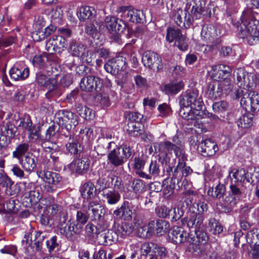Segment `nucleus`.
I'll return each mask as SVG.
<instances>
[{
  "instance_id": "nucleus-9",
  "label": "nucleus",
  "mask_w": 259,
  "mask_h": 259,
  "mask_svg": "<svg viewBox=\"0 0 259 259\" xmlns=\"http://www.w3.org/2000/svg\"><path fill=\"white\" fill-rule=\"evenodd\" d=\"M142 62L145 67L154 71H158L163 68L162 59L157 53L151 51H145L142 56Z\"/></svg>"
},
{
  "instance_id": "nucleus-17",
  "label": "nucleus",
  "mask_w": 259,
  "mask_h": 259,
  "mask_svg": "<svg viewBox=\"0 0 259 259\" xmlns=\"http://www.w3.org/2000/svg\"><path fill=\"white\" fill-rule=\"evenodd\" d=\"M229 176L231 181L237 184H240L241 185L245 182L253 183L254 181L253 178V175L249 176V174L242 168L232 169L229 172Z\"/></svg>"
},
{
  "instance_id": "nucleus-27",
  "label": "nucleus",
  "mask_w": 259,
  "mask_h": 259,
  "mask_svg": "<svg viewBox=\"0 0 259 259\" xmlns=\"http://www.w3.org/2000/svg\"><path fill=\"white\" fill-rule=\"evenodd\" d=\"M71 166H73L76 172L78 174L86 173L89 169L90 160L87 157H81L74 160L71 163Z\"/></svg>"
},
{
  "instance_id": "nucleus-4",
  "label": "nucleus",
  "mask_w": 259,
  "mask_h": 259,
  "mask_svg": "<svg viewBox=\"0 0 259 259\" xmlns=\"http://www.w3.org/2000/svg\"><path fill=\"white\" fill-rule=\"evenodd\" d=\"M198 91L195 89L187 90L179 97L180 112L183 113H206L205 107L200 98H198Z\"/></svg>"
},
{
  "instance_id": "nucleus-11",
  "label": "nucleus",
  "mask_w": 259,
  "mask_h": 259,
  "mask_svg": "<svg viewBox=\"0 0 259 259\" xmlns=\"http://www.w3.org/2000/svg\"><path fill=\"white\" fill-rule=\"evenodd\" d=\"M169 240L175 244H184L186 246L188 242L193 241L192 235L178 226H174L168 232Z\"/></svg>"
},
{
  "instance_id": "nucleus-24",
  "label": "nucleus",
  "mask_w": 259,
  "mask_h": 259,
  "mask_svg": "<svg viewBox=\"0 0 259 259\" xmlns=\"http://www.w3.org/2000/svg\"><path fill=\"white\" fill-rule=\"evenodd\" d=\"M203 217L201 215L193 214L189 218H184L182 219V224L183 226H187L189 228L200 230L203 227Z\"/></svg>"
},
{
  "instance_id": "nucleus-63",
  "label": "nucleus",
  "mask_w": 259,
  "mask_h": 259,
  "mask_svg": "<svg viewBox=\"0 0 259 259\" xmlns=\"http://www.w3.org/2000/svg\"><path fill=\"white\" fill-rule=\"evenodd\" d=\"M156 244L153 242H145L141 246V255L142 256H146L152 250L154 251Z\"/></svg>"
},
{
  "instance_id": "nucleus-5",
  "label": "nucleus",
  "mask_w": 259,
  "mask_h": 259,
  "mask_svg": "<svg viewBox=\"0 0 259 259\" xmlns=\"http://www.w3.org/2000/svg\"><path fill=\"white\" fill-rule=\"evenodd\" d=\"M80 88L85 92H96V99L99 101L101 105L108 107L110 105V100L108 94L102 91L103 83L101 78L94 75H89L83 77L79 83Z\"/></svg>"
},
{
  "instance_id": "nucleus-45",
  "label": "nucleus",
  "mask_w": 259,
  "mask_h": 259,
  "mask_svg": "<svg viewBox=\"0 0 259 259\" xmlns=\"http://www.w3.org/2000/svg\"><path fill=\"white\" fill-rule=\"evenodd\" d=\"M67 150L73 154H77L82 150L80 144L76 139H69L67 143L66 144Z\"/></svg>"
},
{
  "instance_id": "nucleus-26",
  "label": "nucleus",
  "mask_w": 259,
  "mask_h": 259,
  "mask_svg": "<svg viewBox=\"0 0 259 259\" xmlns=\"http://www.w3.org/2000/svg\"><path fill=\"white\" fill-rule=\"evenodd\" d=\"M96 11L95 8L90 6H83L79 8L77 12V16L80 21L89 20V21H95Z\"/></svg>"
},
{
  "instance_id": "nucleus-64",
  "label": "nucleus",
  "mask_w": 259,
  "mask_h": 259,
  "mask_svg": "<svg viewBox=\"0 0 259 259\" xmlns=\"http://www.w3.org/2000/svg\"><path fill=\"white\" fill-rule=\"evenodd\" d=\"M172 209L166 207L165 205H161L158 206L155 209V211L157 215L159 218H166L170 215V212Z\"/></svg>"
},
{
  "instance_id": "nucleus-23",
  "label": "nucleus",
  "mask_w": 259,
  "mask_h": 259,
  "mask_svg": "<svg viewBox=\"0 0 259 259\" xmlns=\"http://www.w3.org/2000/svg\"><path fill=\"white\" fill-rule=\"evenodd\" d=\"M197 149L202 156L207 157L214 155L219 148L216 143L208 139L199 144Z\"/></svg>"
},
{
  "instance_id": "nucleus-46",
  "label": "nucleus",
  "mask_w": 259,
  "mask_h": 259,
  "mask_svg": "<svg viewBox=\"0 0 259 259\" xmlns=\"http://www.w3.org/2000/svg\"><path fill=\"white\" fill-rule=\"evenodd\" d=\"M192 240L193 241L188 242V245L186 246L192 245L193 252L196 255H200L204 252L206 250V244L200 242H197L193 236H192Z\"/></svg>"
},
{
  "instance_id": "nucleus-1",
  "label": "nucleus",
  "mask_w": 259,
  "mask_h": 259,
  "mask_svg": "<svg viewBox=\"0 0 259 259\" xmlns=\"http://www.w3.org/2000/svg\"><path fill=\"white\" fill-rule=\"evenodd\" d=\"M236 78L238 88L232 93L231 98L237 100L240 99V105L245 113L259 109V95L248 87V73L243 69H238Z\"/></svg>"
},
{
  "instance_id": "nucleus-37",
  "label": "nucleus",
  "mask_w": 259,
  "mask_h": 259,
  "mask_svg": "<svg viewBox=\"0 0 259 259\" xmlns=\"http://www.w3.org/2000/svg\"><path fill=\"white\" fill-rule=\"evenodd\" d=\"M19 201L14 199H10L3 204L1 211L5 213H17L19 209Z\"/></svg>"
},
{
  "instance_id": "nucleus-34",
  "label": "nucleus",
  "mask_w": 259,
  "mask_h": 259,
  "mask_svg": "<svg viewBox=\"0 0 259 259\" xmlns=\"http://www.w3.org/2000/svg\"><path fill=\"white\" fill-rule=\"evenodd\" d=\"M108 159L115 167L122 165L125 162L121 155L120 148L112 150L108 155Z\"/></svg>"
},
{
  "instance_id": "nucleus-42",
  "label": "nucleus",
  "mask_w": 259,
  "mask_h": 259,
  "mask_svg": "<svg viewBox=\"0 0 259 259\" xmlns=\"http://www.w3.org/2000/svg\"><path fill=\"white\" fill-rule=\"evenodd\" d=\"M24 195L25 198L29 199L31 203L35 204L41 199L43 194L41 193L40 188L36 187L33 190L30 191L28 192H25Z\"/></svg>"
},
{
  "instance_id": "nucleus-22",
  "label": "nucleus",
  "mask_w": 259,
  "mask_h": 259,
  "mask_svg": "<svg viewBox=\"0 0 259 259\" xmlns=\"http://www.w3.org/2000/svg\"><path fill=\"white\" fill-rule=\"evenodd\" d=\"M84 210L85 211H91L92 220H99L101 221L104 215V208L97 199H93L89 202L88 207L83 206Z\"/></svg>"
},
{
  "instance_id": "nucleus-38",
  "label": "nucleus",
  "mask_w": 259,
  "mask_h": 259,
  "mask_svg": "<svg viewBox=\"0 0 259 259\" xmlns=\"http://www.w3.org/2000/svg\"><path fill=\"white\" fill-rule=\"evenodd\" d=\"M23 168L27 171L31 172L36 166V161L34 156L27 155L24 159L19 160Z\"/></svg>"
},
{
  "instance_id": "nucleus-36",
  "label": "nucleus",
  "mask_w": 259,
  "mask_h": 259,
  "mask_svg": "<svg viewBox=\"0 0 259 259\" xmlns=\"http://www.w3.org/2000/svg\"><path fill=\"white\" fill-rule=\"evenodd\" d=\"M102 196L104 201L111 205L117 203L120 199V194L115 190H104Z\"/></svg>"
},
{
  "instance_id": "nucleus-52",
  "label": "nucleus",
  "mask_w": 259,
  "mask_h": 259,
  "mask_svg": "<svg viewBox=\"0 0 259 259\" xmlns=\"http://www.w3.org/2000/svg\"><path fill=\"white\" fill-rule=\"evenodd\" d=\"M29 146L27 143H24L19 144L13 152V157L20 160L22 156L28 150Z\"/></svg>"
},
{
  "instance_id": "nucleus-3",
  "label": "nucleus",
  "mask_w": 259,
  "mask_h": 259,
  "mask_svg": "<svg viewBox=\"0 0 259 259\" xmlns=\"http://www.w3.org/2000/svg\"><path fill=\"white\" fill-rule=\"evenodd\" d=\"M205 6V0H192L188 3L185 10L179 9L172 15V19L180 28L189 27L194 19L201 18Z\"/></svg>"
},
{
  "instance_id": "nucleus-57",
  "label": "nucleus",
  "mask_w": 259,
  "mask_h": 259,
  "mask_svg": "<svg viewBox=\"0 0 259 259\" xmlns=\"http://www.w3.org/2000/svg\"><path fill=\"white\" fill-rule=\"evenodd\" d=\"M94 21L87 23L85 26V30L86 33L90 35L94 39H98L99 38L100 33L98 31L94 24Z\"/></svg>"
},
{
  "instance_id": "nucleus-53",
  "label": "nucleus",
  "mask_w": 259,
  "mask_h": 259,
  "mask_svg": "<svg viewBox=\"0 0 259 259\" xmlns=\"http://www.w3.org/2000/svg\"><path fill=\"white\" fill-rule=\"evenodd\" d=\"M13 184L14 182L6 174L0 172V185L7 188L6 192L7 194L12 195L9 189H11V187Z\"/></svg>"
},
{
  "instance_id": "nucleus-39",
  "label": "nucleus",
  "mask_w": 259,
  "mask_h": 259,
  "mask_svg": "<svg viewBox=\"0 0 259 259\" xmlns=\"http://www.w3.org/2000/svg\"><path fill=\"white\" fill-rule=\"evenodd\" d=\"M170 177V180L169 181L165 180L163 182V194L166 198H168L172 195L176 187V184L177 183L176 180H173L172 177Z\"/></svg>"
},
{
  "instance_id": "nucleus-18",
  "label": "nucleus",
  "mask_w": 259,
  "mask_h": 259,
  "mask_svg": "<svg viewBox=\"0 0 259 259\" xmlns=\"http://www.w3.org/2000/svg\"><path fill=\"white\" fill-rule=\"evenodd\" d=\"M135 214L134 206L128 201H124L120 207L113 211L114 219L130 221Z\"/></svg>"
},
{
  "instance_id": "nucleus-51",
  "label": "nucleus",
  "mask_w": 259,
  "mask_h": 259,
  "mask_svg": "<svg viewBox=\"0 0 259 259\" xmlns=\"http://www.w3.org/2000/svg\"><path fill=\"white\" fill-rule=\"evenodd\" d=\"M214 189L213 191L212 188L209 189L207 192L208 195L213 198H220L224 196L226 192L225 186L220 183L215 186Z\"/></svg>"
},
{
  "instance_id": "nucleus-62",
  "label": "nucleus",
  "mask_w": 259,
  "mask_h": 259,
  "mask_svg": "<svg viewBox=\"0 0 259 259\" xmlns=\"http://www.w3.org/2000/svg\"><path fill=\"white\" fill-rule=\"evenodd\" d=\"M146 160V157L144 155L136 156L134 160V168L137 170H140L143 168L145 165Z\"/></svg>"
},
{
  "instance_id": "nucleus-8",
  "label": "nucleus",
  "mask_w": 259,
  "mask_h": 259,
  "mask_svg": "<svg viewBox=\"0 0 259 259\" xmlns=\"http://www.w3.org/2000/svg\"><path fill=\"white\" fill-rule=\"evenodd\" d=\"M37 175L45 182L44 191L47 193L55 192L57 185L62 180V177L59 174L48 170L40 169L37 171Z\"/></svg>"
},
{
  "instance_id": "nucleus-55",
  "label": "nucleus",
  "mask_w": 259,
  "mask_h": 259,
  "mask_svg": "<svg viewBox=\"0 0 259 259\" xmlns=\"http://www.w3.org/2000/svg\"><path fill=\"white\" fill-rule=\"evenodd\" d=\"M89 219V216L84 212L81 210H77L76 215V220L72 221L75 224L78 225L82 231L83 226L85 225Z\"/></svg>"
},
{
  "instance_id": "nucleus-32",
  "label": "nucleus",
  "mask_w": 259,
  "mask_h": 259,
  "mask_svg": "<svg viewBox=\"0 0 259 259\" xmlns=\"http://www.w3.org/2000/svg\"><path fill=\"white\" fill-rule=\"evenodd\" d=\"M211 28H212L211 25L203 26L201 32V37L206 42L217 45L214 33H213V31Z\"/></svg>"
},
{
  "instance_id": "nucleus-29",
  "label": "nucleus",
  "mask_w": 259,
  "mask_h": 259,
  "mask_svg": "<svg viewBox=\"0 0 259 259\" xmlns=\"http://www.w3.org/2000/svg\"><path fill=\"white\" fill-rule=\"evenodd\" d=\"M184 83L182 81H173L164 84L162 91L167 95H173L178 94L183 88Z\"/></svg>"
},
{
  "instance_id": "nucleus-20",
  "label": "nucleus",
  "mask_w": 259,
  "mask_h": 259,
  "mask_svg": "<svg viewBox=\"0 0 259 259\" xmlns=\"http://www.w3.org/2000/svg\"><path fill=\"white\" fill-rule=\"evenodd\" d=\"M125 64V59L122 56H118L106 63L104 69L107 72L116 75L120 70L124 69Z\"/></svg>"
},
{
  "instance_id": "nucleus-25",
  "label": "nucleus",
  "mask_w": 259,
  "mask_h": 259,
  "mask_svg": "<svg viewBox=\"0 0 259 259\" xmlns=\"http://www.w3.org/2000/svg\"><path fill=\"white\" fill-rule=\"evenodd\" d=\"M150 222L153 233L155 232L158 236L164 234L169 230L170 224L166 221L157 220L156 221L152 220Z\"/></svg>"
},
{
  "instance_id": "nucleus-60",
  "label": "nucleus",
  "mask_w": 259,
  "mask_h": 259,
  "mask_svg": "<svg viewBox=\"0 0 259 259\" xmlns=\"http://www.w3.org/2000/svg\"><path fill=\"white\" fill-rule=\"evenodd\" d=\"M209 226L211 231L214 235L220 234L223 232V226L215 219H211L209 221Z\"/></svg>"
},
{
  "instance_id": "nucleus-15",
  "label": "nucleus",
  "mask_w": 259,
  "mask_h": 259,
  "mask_svg": "<svg viewBox=\"0 0 259 259\" xmlns=\"http://www.w3.org/2000/svg\"><path fill=\"white\" fill-rule=\"evenodd\" d=\"M67 47L66 39L60 35H53L47 40L46 44V49L51 54L59 53L63 48Z\"/></svg>"
},
{
  "instance_id": "nucleus-49",
  "label": "nucleus",
  "mask_w": 259,
  "mask_h": 259,
  "mask_svg": "<svg viewBox=\"0 0 259 259\" xmlns=\"http://www.w3.org/2000/svg\"><path fill=\"white\" fill-rule=\"evenodd\" d=\"M137 234L139 237L143 239L150 238L153 234L151 227L150 222H149L148 226L143 225L139 227Z\"/></svg>"
},
{
  "instance_id": "nucleus-16",
  "label": "nucleus",
  "mask_w": 259,
  "mask_h": 259,
  "mask_svg": "<svg viewBox=\"0 0 259 259\" xmlns=\"http://www.w3.org/2000/svg\"><path fill=\"white\" fill-rule=\"evenodd\" d=\"M231 72L232 69L230 66L219 64L212 66L209 71V74L212 79L220 81L227 79L230 76Z\"/></svg>"
},
{
  "instance_id": "nucleus-7",
  "label": "nucleus",
  "mask_w": 259,
  "mask_h": 259,
  "mask_svg": "<svg viewBox=\"0 0 259 259\" xmlns=\"http://www.w3.org/2000/svg\"><path fill=\"white\" fill-rule=\"evenodd\" d=\"M183 196L184 202L193 214L201 215L207 210V204L203 199H198V195L194 191L184 192Z\"/></svg>"
},
{
  "instance_id": "nucleus-6",
  "label": "nucleus",
  "mask_w": 259,
  "mask_h": 259,
  "mask_svg": "<svg viewBox=\"0 0 259 259\" xmlns=\"http://www.w3.org/2000/svg\"><path fill=\"white\" fill-rule=\"evenodd\" d=\"M35 82L41 87L48 90L46 93V97L49 99L58 98L62 94V90L58 85L57 80L55 78L48 77L41 72L36 73Z\"/></svg>"
},
{
  "instance_id": "nucleus-50",
  "label": "nucleus",
  "mask_w": 259,
  "mask_h": 259,
  "mask_svg": "<svg viewBox=\"0 0 259 259\" xmlns=\"http://www.w3.org/2000/svg\"><path fill=\"white\" fill-rule=\"evenodd\" d=\"M182 35V34L180 29L169 27L167 29L166 39L169 43L173 42L174 40L175 42L176 39L180 37V35Z\"/></svg>"
},
{
  "instance_id": "nucleus-35",
  "label": "nucleus",
  "mask_w": 259,
  "mask_h": 259,
  "mask_svg": "<svg viewBox=\"0 0 259 259\" xmlns=\"http://www.w3.org/2000/svg\"><path fill=\"white\" fill-rule=\"evenodd\" d=\"M162 142L159 143H155L154 145L155 150L157 151L159 154H158V162H160L162 165H168L169 163L170 158L169 154L170 153L167 152L166 149H164L163 150H161L160 145Z\"/></svg>"
},
{
  "instance_id": "nucleus-19",
  "label": "nucleus",
  "mask_w": 259,
  "mask_h": 259,
  "mask_svg": "<svg viewBox=\"0 0 259 259\" xmlns=\"http://www.w3.org/2000/svg\"><path fill=\"white\" fill-rule=\"evenodd\" d=\"M60 233L70 241L75 240L81 232L80 227L70 220L67 222V225L62 227L59 230Z\"/></svg>"
},
{
  "instance_id": "nucleus-54",
  "label": "nucleus",
  "mask_w": 259,
  "mask_h": 259,
  "mask_svg": "<svg viewBox=\"0 0 259 259\" xmlns=\"http://www.w3.org/2000/svg\"><path fill=\"white\" fill-rule=\"evenodd\" d=\"M243 187V184L241 185L240 184H237L234 183L233 181H231L230 186L231 194L237 198H238L240 200L241 197L244 193Z\"/></svg>"
},
{
  "instance_id": "nucleus-59",
  "label": "nucleus",
  "mask_w": 259,
  "mask_h": 259,
  "mask_svg": "<svg viewBox=\"0 0 259 259\" xmlns=\"http://www.w3.org/2000/svg\"><path fill=\"white\" fill-rule=\"evenodd\" d=\"M212 30L213 31L214 36L216 39V44H219L221 42V40L220 37L224 35L225 34V29H224L223 25L221 24H216L215 25H212Z\"/></svg>"
},
{
  "instance_id": "nucleus-44",
  "label": "nucleus",
  "mask_w": 259,
  "mask_h": 259,
  "mask_svg": "<svg viewBox=\"0 0 259 259\" xmlns=\"http://www.w3.org/2000/svg\"><path fill=\"white\" fill-rule=\"evenodd\" d=\"M126 132L131 136L137 137L141 135L143 130L141 128L140 123H136L134 122H130L127 125Z\"/></svg>"
},
{
  "instance_id": "nucleus-10",
  "label": "nucleus",
  "mask_w": 259,
  "mask_h": 259,
  "mask_svg": "<svg viewBox=\"0 0 259 259\" xmlns=\"http://www.w3.org/2000/svg\"><path fill=\"white\" fill-rule=\"evenodd\" d=\"M166 171L169 177H172L173 180H177L178 184L181 181L184 177H187L193 172L192 168L186 165V162H178L176 167L169 165Z\"/></svg>"
},
{
  "instance_id": "nucleus-12",
  "label": "nucleus",
  "mask_w": 259,
  "mask_h": 259,
  "mask_svg": "<svg viewBox=\"0 0 259 259\" xmlns=\"http://www.w3.org/2000/svg\"><path fill=\"white\" fill-rule=\"evenodd\" d=\"M121 14L120 17L126 21V24L128 21L133 23H143L145 16L142 11L135 9L131 7L121 8Z\"/></svg>"
},
{
  "instance_id": "nucleus-48",
  "label": "nucleus",
  "mask_w": 259,
  "mask_h": 259,
  "mask_svg": "<svg viewBox=\"0 0 259 259\" xmlns=\"http://www.w3.org/2000/svg\"><path fill=\"white\" fill-rule=\"evenodd\" d=\"M254 114H242L238 119L237 124L241 128H248L253 124Z\"/></svg>"
},
{
  "instance_id": "nucleus-33",
  "label": "nucleus",
  "mask_w": 259,
  "mask_h": 259,
  "mask_svg": "<svg viewBox=\"0 0 259 259\" xmlns=\"http://www.w3.org/2000/svg\"><path fill=\"white\" fill-rule=\"evenodd\" d=\"M16 131L17 127L10 122L0 126V133L10 141L15 137Z\"/></svg>"
},
{
  "instance_id": "nucleus-21",
  "label": "nucleus",
  "mask_w": 259,
  "mask_h": 259,
  "mask_svg": "<svg viewBox=\"0 0 259 259\" xmlns=\"http://www.w3.org/2000/svg\"><path fill=\"white\" fill-rule=\"evenodd\" d=\"M161 150L166 149L167 152L171 153L173 151L176 158H178V162H184L187 160V156L184 150L180 146H178L169 141L162 142L160 145Z\"/></svg>"
},
{
  "instance_id": "nucleus-28",
  "label": "nucleus",
  "mask_w": 259,
  "mask_h": 259,
  "mask_svg": "<svg viewBox=\"0 0 259 259\" xmlns=\"http://www.w3.org/2000/svg\"><path fill=\"white\" fill-rule=\"evenodd\" d=\"M79 191L83 199H95L96 189L92 182L89 181L84 183L80 187Z\"/></svg>"
},
{
  "instance_id": "nucleus-14",
  "label": "nucleus",
  "mask_w": 259,
  "mask_h": 259,
  "mask_svg": "<svg viewBox=\"0 0 259 259\" xmlns=\"http://www.w3.org/2000/svg\"><path fill=\"white\" fill-rule=\"evenodd\" d=\"M9 74L15 81L24 80L29 76V69L24 62L16 63L9 70Z\"/></svg>"
},
{
  "instance_id": "nucleus-56",
  "label": "nucleus",
  "mask_w": 259,
  "mask_h": 259,
  "mask_svg": "<svg viewBox=\"0 0 259 259\" xmlns=\"http://www.w3.org/2000/svg\"><path fill=\"white\" fill-rule=\"evenodd\" d=\"M106 228L107 226L103 225L101 228H99L98 232L95 237L98 243L101 245H107Z\"/></svg>"
},
{
  "instance_id": "nucleus-30",
  "label": "nucleus",
  "mask_w": 259,
  "mask_h": 259,
  "mask_svg": "<svg viewBox=\"0 0 259 259\" xmlns=\"http://www.w3.org/2000/svg\"><path fill=\"white\" fill-rule=\"evenodd\" d=\"M222 88L220 87L219 83L213 82L208 84L205 96L209 99L214 100L222 96Z\"/></svg>"
},
{
  "instance_id": "nucleus-47",
  "label": "nucleus",
  "mask_w": 259,
  "mask_h": 259,
  "mask_svg": "<svg viewBox=\"0 0 259 259\" xmlns=\"http://www.w3.org/2000/svg\"><path fill=\"white\" fill-rule=\"evenodd\" d=\"M56 28L52 25L47 26L44 30H37L35 33H33V37L37 41H40L49 36L55 30Z\"/></svg>"
},
{
  "instance_id": "nucleus-40",
  "label": "nucleus",
  "mask_w": 259,
  "mask_h": 259,
  "mask_svg": "<svg viewBox=\"0 0 259 259\" xmlns=\"http://www.w3.org/2000/svg\"><path fill=\"white\" fill-rule=\"evenodd\" d=\"M154 254H151L149 259H168V254L167 249L164 246L156 244Z\"/></svg>"
},
{
  "instance_id": "nucleus-13",
  "label": "nucleus",
  "mask_w": 259,
  "mask_h": 259,
  "mask_svg": "<svg viewBox=\"0 0 259 259\" xmlns=\"http://www.w3.org/2000/svg\"><path fill=\"white\" fill-rule=\"evenodd\" d=\"M106 27L111 33L122 32L126 27V21L123 18L107 16L105 19Z\"/></svg>"
},
{
  "instance_id": "nucleus-31",
  "label": "nucleus",
  "mask_w": 259,
  "mask_h": 259,
  "mask_svg": "<svg viewBox=\"0 0 259 259\" xmlns=\"http://www.w3.org/2000/svg\"><path fill=\"white\" fill-rule=\"evenodd\" d=\"M85 48V46L75 40H72L69 42L68 51L72 56L79 57Z\"/></svg>"
},
{
  "instance_id": "nucleus-43",
  "label": "nucleus",
  "mask_w": 259,
  "mask_h": 259,
  "mask_svg": "<svg viewBox=\"0 0 259 259\" xmlns=\"http://www.w3.org/2000/svg\"><path fill=\"white\" fill-rule=\"evenodd\" d=\"M134 230V227L132 223L124 222L118 226L117 232L121 237L124 238L132 234Z\"/></svg>"
},
{
  "instance_id": "nucleus-2",
  "label": "nucleus",
  "mask_w": 259,
  "mask_h": 259,
  "mask_svg": "<svg viewBox=\"0 0 259 259\" xmlns=\"http://www.w3.org/2000/svg\"><path fill=\"white\" fill-rule=\"evenodd\" d=\"M259 13L253 10H245L240 20L232 19V24L239 31V37L246 38L248 44L256 43L259 37Z\"/></svg>"
},
{
  "instance_id": "nucleus-58",
  "label": "nucleus",
  "mask_w": 259,
  "mask_h": 259,
  "mask_svg": "<svg viewBox=\"0 0 259 259\" xmlns=\"http://www.w3.org/2000/svg\"><path fill=\"white\" fill-rule=\"evenodd\" d=\"M28 138L32 142H35L40 138V127L33 126L28 130Z\"/></svg>"
},
{
  "instance_id": "nucleus-61",
  "label": "nucleus",
  "mask_w": 259,
  "mask_h": 259,
  "mask_svg": "<svg viewBox=\"0 0 259 259\" xmlns=\"http://www.w3.org/2000/svg\"><path fill=\"white\" fill-rule=\"evenodd\" d=\"M175 44L182 51L185 52L188 49V40L183 34L180 35V37L176 39Z\"/></svg>"
},
{
  "instance_id": "nucleus-41",
  "label": "nucleus",
  "mask_w": 259,
  "mask_h": 259,
  "mask_svg": "<svg viewBox=\"0 0 259 259\" xmlns=\"http://www.w3.org/2000/svg\"><path fill=\"white\" fill-rule=\"evenodd\" d=\"M46 238L45 233L41 232H36L35 238L31 240V247L35 251H40L42 249L43 242Z\"/></svg>"
}]
</instances>
